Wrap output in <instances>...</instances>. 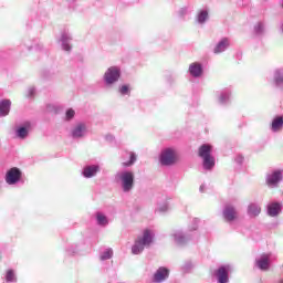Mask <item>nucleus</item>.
Listing matches in <instances>:
<instances>
[{
  "label": "nucleus",
  "instance_id": "obj_33",
  "mask_svg": "<svg viewBox=\"0 0 283 283\" xmlns=\"http://www.w3.org/2000/svg\"><path fill=\"white\" fill-rule=\"evenodd\" d=\"M75 115H76V112H74L73 108H69L65 113V118L66 120H72V118H74Z\"/></svg>",
  "mask_w": 283,
  "mask_h": 283
},
{
  "label": "nucleus",
  "instance_id": "obj_9",
  "mask_svg": "<svg viewBox=\"0 0 283 283\" xmlns=\"http://www.w3.org/2000/svg\"><path fill=\"white\" fill-rule=\"evenodd\" d=\"M22 176L23 172L21 171V169L13 167L7 171L4 180L7 185H17L18 182H21Z\"/></svg>",
  "mask_w": 283,
  "mask_h": 283
},
{
  "label": "nucleus",
  "instance_id": "obj_17",
  "mask_svg": "<svg viewBox=\"0 0 283 283\" xmlns=\"http://www.w3.org/2000/svg\"><path fill=\"white\" fill-rule=\"evenodd\" d=\"M283 128V115H277L273 117L271 124H270V129L273 134H280Z\"/></svg>",
  "mask_w": 283,
  "mask_h": 283
},
{
  "label": "nucleus",
  "instance_id": "obj_26",
  "mask_svg": "<svg viewBox=\"0 0 283 283\" xmlns=\"http://www.w3.org/2000/svg\"><path fill=\"white\" fill-rule=\"evenodd\" d=\"M266 32V27L264 22H258L254 24L253 33L255 36H262Z\"/></svg>",
  "mask_w": 283,
  "mask_h": 283
},
{
  "label": "nucleus",
  "instance_id": "obj_2",
  "mask_svg": "<svg viewBox=\"0 0 283 283\" xmlns=\"http://www.w3.org/2000/svg\"><path fill=\"white\" fill-rule=\"evenodd\" d=\"M200 220L193 219L189 232H182V230H175L170 235L176 244H187L189 240H193L192 231H198V224Z\"/></svg>",
  "mask_w": 283,
  "mask_h": 283
},
{
  "label": "nucleus",
  "instance_id": "obj_8",
  "mask_svg": "<svg viewBox=\"0 0 283 283\" xmlns=\"http://www.w3.org/2000/svg\"><path fill=\"white\" fill-rule=\"evenodd\" d=\"M275 260V256L271 253H263L255 259V266L260 271H269L271 269V261Z\"/></svg>",
  "mask_w": 283,
  "mask_h": 283
},
{
  "label": "nucleus",
  "instance_id": "obj_10",
  "mask_svg": "<svg viewBox=\"0 0 283 283\" xmlns=\"http://www.w3.org/2000/svg\"><path fill=\"white\" fill-rule=\"evenodd\" d=\"M229 273H231V265H221L214 272V277L218 283H229Z\"/></svg>",
  "mask_w": 283,
  "mask_h": 283
},
{
  "label": "nucleus",
  "instance_id": "obj_13",
  "mask_svg": "<svg viewBox=\"0 0 283 283\" xmlns=\"http://www.w3.org/2000/svg\"><path fill=\"white\" fill-rule=\"evenodd\" d=\"M169 279V269L161 266L153 275V282L163 283Z\"/></svg>",
  "mask_w": 283,
  "mask_h": 283
},
{
  "label": "nucleus",
  "instance_id": "obj_6",
  "mask_svg": "<svg viewBox=\"0 0 283 283\" xmlns=\"http://www.w3.org/2000/svg\"><path fill=\"white\" fill-rule=\"evenodd\" d=\"M120 78V67L111 66L106 70L103 75L104 85L106 87H112V85H116Z\"/></svg>",
  "mask_w": 283,
  "mask_h": 283
},
{
  "label": "nucleus",
  "instance_id": "obj_40",
  "mask_svg": "<svg viewBox=\"0 0 283 283\" xmlns=\"http://www.w3.org/2000/svg\"><path fill=\"white\" fill-rule=\"evenodd\" d=\"M106 138L109 139V140H112V136H111V135L106 136Z\"/></svg>",
  "mask_w": 283,
  "mask_h": 283
},
{
  "label": "nucleus",
  "instance_id": "obj_1",
  "mask_svg": "<svg viewBox=\"0 0 283 283\" xmlns=\"http://www.w3.org/2000/svg\"><path fill=\"white\" fill-rule=\"evenodd\" d=\"M154 242V231L144 230L143 235L137 237L135 243L132 247L133 255H140L145 249H149Z\"/></svg>",
  "mask_w": 283,
  "mask_h": 283
},
{
  "label": "nucleus",
  "instance_id": "obj_39",
  "mask_svg": "<svg viewBox=\"0 0 283 283\" xmlns=\"http://www.w3.org/2000/svg\"><path fill=\"white\" fill-rule=\"evenodd\" d=\"M199 189H200L201 193L205 192V185L200 186Z\"/></svg>",
  "mask_w": 283,
  "mask_h": 283
},
{
  "label": "nucleus",
  "instance_id": "obj_15",
  "mask_svg": "<svg viewBox=\"0 0 283 283\" xmlns=\"http://www.w3.org/2000/svg\"><path fill=\"white\" fill-rule=\"evenodd\" d=\"M223 218L226 222H233V220L238 219V210L235 207L228 205L223 209Z\"/></svg>",
  "mask_w": 283,
  "mask_h": 283
},
{
  "label": "nucleus",
  "instance_id": "obj_31",
  "mask_svg": "<svg viewBox=\"0 0 283 283\" xmlns=\"http://www.w3.org/2000/svg\"><path fill=\"white\" fill-rule=\"evenodd\" d=\"M119 94H122V96H129V94H132V88H129V85L124 84L119 86Z\"/></svg>",
  "mask_w": 283,
  "mask_h": 283
},
{
  "label": "nucleus",
  "instance_id": "obj_23",
  "mask_svg": "<svg viewBox=\"0 0 283 283\" xmlns=\"http://www.w3.org/2000/svg\"><path fill=\"white\" fill-rule=\"evenodd\" d=\"M12 107V102L10 99L0 101V117L3 118L10 114V108Z\"/></svg>",
  "mask_w": 283,
  "mask_h": 283
},
{
  "label": "nucleus",
  "instance_id": "obj_4",
  "mask_svg": "<svg viewBox=\"0 0 283 283\" xmlns=\"http://www.w3.org/2000/svg\"><path fill=\"white\" fill-rule=\"evenodd\" d=\"M116 182L122 187L124 193H129L134 189V172L129 170L118 171L115 176Z\"/></svg>",
  "mask_w": 283,
  "mask_h": 283
},
{
  "label": "nucleus",
  "instance_id": "obj_11",
  "mask_svg": "<svg viewBox=\"0 0 283 283\" xmlns=\"http://www.w3.org/2000/svg\"><path fill=\"white\" fill-rule=\"evenodd\" d=\"M30 132H32V123L24 122L15 128V138H19V140H25V138L30 136Z\"/></svg>",
  "mask_w": 283,
  "mask_h": 283
},
{
  "label": "nucleus",
  "instance_id": "obj_32",
  "mask_svg": "<svg viewBox=\"0 0 283 283\" xmlns=\"http://www.w3.org/2000/svg\"><path fill=\"white\" fill-rule=\"evenodd\" d=\"M157 211H159V213H165L166 211H169V203L168 202L159 203L157 206Z\"/></svg>",
  "mask_w": 283,
  "mask_h": 283
},
{
  "label": "nucleus",
  "instance_id": "obj_42",
  "mask_svg": "<svg viewBox=\"0 0 283 283\" xmlns=\"http://www.w3.org/2000/svg\"><path fill=\"white\" fill-rule=\"evenodd\" d=\"M281 283H283V280H281Z\"/></svg>",
  "mask_w": 283,
  "mask_h": 283
},
{
  "label": "nucleus",
  "instance_id": "obj_37",
  "mask_svg": "<svg viewBox=\"0 0 283 283\" xmlns=\"http://www.w3.org/2000/svg\"><path fill=\"white\" fill-rule=\"evenodd\" d=\"M69 255H74L76 253V250H67Z\"/></svg>",
  "mask_w": 283,
  "mask_h": 283
},
{
  "label": "nucleus",
  "instance_id": "obj_20",
  "mask_svg": "<svg viewBox=\"0 0 283 283\" xmlns=\"http://www.w3.org/2000/svg\"><path fill=\"white\" fill-rule=\"evenodd\" d=\"M247 213L249 218H258L262 213V207L258 202H252L248 206Z\"/></svg>",
  "mask_w": 283,
  "mask_h": 283
},
{
  "label": "nucleus",
  "instance_id": "obj_28",
  "mask_svg": "<svg viewBox=\"0 0 283 283\" xmlns=\"http://www.w3.org/2000/svg\"><path fill=\"white\" fill-rule=\"evenodd\" d=\"M112 258H114V250L109 248L104 250L99 255V260L102 262H105V260H112Z\"/></svg>",
  "mask_w": 283,
  "mask_h": 283
},
{
  "label": "nucleus",
  "instance_id": "obj_41",
  "mask_svg": "<svg viewBox=\"0 0 283 283\" xmlns=\"http://www.w3.org/2000/svg\"><path fill=\"white\" fill-rule=\"evenodd\" d=\"M281 8L283 9V0L281 1Z\"/></svg>",
  "mask_w": 283,
  "mask_h": 283
},
{
  "label": "nucleus",
  "instance_id": "obj_12",
  "mask_svg": "<svg viewBox=\"0 0 283 283\" xmlns=\"http://www.w3.org/2000/svg\"><path fill=\"white\" fill-rule=\"evenodd\" d=\"M72 138H85L87 136V124L77 123L71 130Z\"/></svg>",
  "mask_w": 283,
  "mask_h": 283
},
{
  "label": "nucleus",
  "instance_id": "obj_24",
  "mask_svg": "<svg viewBox=\"0 0 283 283\" xmlns=\"http://www.w3.org/2000/svg\"><path fill=\"white\" fill-rule=\"evenodd\" d=\"M95 220H96L98 227H107V224H109V219L103 212H96Z\"/></svg>",
  "mask_w": 283,
  "mask_h": 283
},
{
  "label": "nucleus",
  "instance_id": "obj_38",
  "mask_svg": "<svg viewBox=\"0 0 283 283\" xmlns=\"http://www.w3.org/2000/svg\"><path fill=\"white\" fill-rule=\"evenodd\" d=\"M189 269H191V264H186V265L184 266V270H185V271H189Z\"/></svg>",
  "mask_w": 283,
  "mask_h": 283
},
{
  "label": "nucleus",
  "instance_id": "obj_16",
  "mask_svg": "<svg viewBox=\"0 0 283 283\" xmlns=\"http://www.w3.org/2000/svg\"><path fill=\"white\" fill-rule=\"evenodd\" d=\"M231 45V40L229 38H222L214 46V54H222V52H227Z\"/></svg>",
  "mask_w": 283,
  "mask_h": 283
},
{
  "label": "nucleus",
  "instance_id": "obj_3",
  "mask_svg": "<svg viewBox=\"0 0 283 283\" xmlns=\"http://www.w3.org/2000/svg\"><path fill=\"white\" fill-rule=\"evenodd\" d=\"M211 145L203 144L199 147V158L202 159L205 171H211L216 167V157L211 155Z\"/></svg>",
  "mask_w": 283,
  "mask_h": 283
},
{
  "label": "nucleus",
  "instance_id": "obj_18",
  "mask_svg": "<svg viewBox=\"0 0 283 283\" xmlns=\"http://www.w3.org/2000/svg\"><path fill=\"white\" fill-rule=\"evenodd\" d=\"M72 34L63 32L60 39L61 48L64 52H72Z\"/></svg>",
  "mask_w": 283,
  "mask_h": 283
},
{
  "label": "nucleus",
  "instance_id": "obj_25",
  "mask_svg": "<svg viewBox=\"0 0 283 283\" xmlns=\"http://www.w3.org/2000/svg\"><path fill=\"white\" fill-rule=\"evenodd\" d=\"M209 19V11L207 9H202L197 14V22L200 25H203V23H207V20Z\"/></svg>",
  "mask_w": 283,
  "mask_h": 283
},
{
  "label": "nucleus",
  "instance_id": "obj_7",
  "mask_svg": "<svg viewBox=\"0 0 283 283\" xmlns=\"http://www.w3.org/2000/svg\"><path fill=\"white\" fill-rule=\"evenodd\" d=\"M283 180V171L281 169H274L268 172L265 182L270 189H277Z\"/></svg>",
  "mask_w": 283,
  "mask_h": 283
},
{
  "label": "nucleus",
  "instance_id": "obj_21",
  "mask_svg": "<svg viewBox=\"0 0 283 283\" xmlns=\"http://www.w3.org/2000/svg\"><path fill=\"white\" fill-rule=\"evenodd\" d=\"M189 74L193 76V78H200L202 76V64L198 62H193L189 65Z\"/></svg>",
  "mask_w": 283,
  "mask_h": 283
},
{
  "label": "nucleus",
  "instance_id": "obj_19",
  "mask_svg": "<svg viewBox=\"0 0 283 283\" xmlns=\"http://www.w3.org/2000/svg\"><path fill=\"white\" fill-rule=\"evenodd\" d=\"M98 171H101V166L98 165L85 166L82 170V176L84 178H94Z\"/></svg>",
  "mask_w": 283,
  "mask_h": 283
},
{
  "label": "nucleus",
  "instance_id": "obj_36",
  "mask_svg": "<svg viewBox=\"0 0 283 283\" xmlns=\"http://www.w3.org/2000/svg\"><path fill=\"white\" fill-rule=\"evenodd\" d=\"M237 165H242L244 163V157L242 155H237L234 158Z\"/></svg>",
  "mask_w": 283,
  "mask_h": 283
},
{
  "label": "nucleus",
  "instance_id": "obj_34",
  "mask_svg": "<svg viewBox=\"0 0 283 283\" xmlns=\"http://www.w3.org/2000/svg\"><path fill=\"white\" fill-rule=\"evenodd\" d=\"M34 94H36V88H34V86H30L27 91L28 98H32Z\"/></svg>",
  "mask_w": 283,
  "mask_h": 283
},
{
  "label": "nucleus",
  "instance_id": "obj_29",
  "mask_svg": "<svg viewBox=\"0 0 283 283\" xmlns=\"http://www.w3.org/2000/svg\"><path fill=\"white\" fill-rule=\"evenodd\" d=\"M129 156V160L128 161H124L122 165L124 167H132V165H134L136 163V160H138V156L136 155V153H128Z\"/></svg>",
  "mask_w": 283,
  "mask_h": 283
},
{
  "label": "nucleus",
  "instance_id": "obj_35",
  "mask_svg": "<svg viewBox=\"0 0 283 283\" xmlns=\"http://www.w3.org/2000/svg\"><path fill=\"white\" fill-rule=\"evenodd\" d=\"M189 12H191V10H189L187 7H184L179 10V17H186V14H189Z\"/></svg>",
  "mask_w": 283,
  "mask_h": 283
},
{
  "label": "nucleus",
  "instance_id": "obj_5",
  "mask_svg": "<svg viewBox=\"0 0 283 283\" xmlns=\"http://www.w3.org/2000/svg\"><path fill=\"white\" fill-rule=\"evenodd\" d=\"M159 163L163 167H171V165H176V163H178V153L172 148L161 150Z\"/></svg>",
  "mask_w": 283,
  "mask_h": 283
},
{
  "label": "nucleus",
  "instance_id": "obj_22",
  "mask_svg": "<svg viewBox=\"0 0 283 283\" xmlns=\"http://www.w3.org/2000/svg\"><path fill=\"white\" fill-rule=\"evenodd\" d=\"M273 83L275 87L283 90V69H275L273 72Z\"/></svg>",
  "mask_w": 283,
  "mask_h": 283
},
{
  "label": "nucleus",
  "instance_id": "obj_27",
  "mask_svg": "<svg viewBox=\"0 0 283 283\" xmlns=\"http://www.w3.org/2000/svg\"><path fill=\"white\" fill-rule=\"evenodd\" d=\"M231 98V91L224 90L219 94V103L220 105H227L229 99Z\"/></svg>",
  "mask_w": 283,
  "mask_h": 283
},
{
  "label": "nucleus",
  "instance_id": "obj_14",
  "mask_svg": "<svg viewBox=\"0 0 283 283\" xmlns=\"http://www.w3.org/2000/svg\"><path fill=\"white\" fill-rule=\"evenodd\" d=\"M266 211H268V216H270V218H277V216H280V213H282V203H280L277 201H272V202L268 203Z\"/></svg>",
  "mask_w": 283,
  "mask_h": 283
},
{
  "label": "nucleus",
  "instance_id": "obj_30",
  "mask_svg": "<svg viewBox=\"0 0 283 283\" xmlns=\"http://www.w3.org/2000/svg\"><path fill=\"white\" fill-rule=\"evenodd\" d=\"M4 277L6 282L17 283V274L13 270H8Z\"/></svg>",
  "mask_w": 283,
  "mask_h": 283
}]
</instances>
